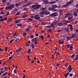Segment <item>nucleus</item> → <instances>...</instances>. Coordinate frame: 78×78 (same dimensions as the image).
I'll return each instance as SVG.
<instances>
[{
	"label": "nucleus",
	"instance_id": "obj_1",
	"mask_svg": "<svg viewBox=\"0 0 78 78\" xmlns=\"http://www.w3.org/2000/svg\"><path fill=\"white\" fill-rule=\"evenodd\" d=\"M41 7V5L37 4L36 5H32V8H34L33 9L35 10V9H39Z\"/></svg>",
	"mask_w": 78,
	"mask_h": 78
},
{
	"label": "nucleus",
	"instance_id": "obj_2",
	"mask_svg": "<svg viewBox=\"0 0 78 78\" xmlns=\"http://www.w3.org/2000/svg\"><path fill=\"white\" fill-rule=\"evenodd\" d=\"M48 10H49V11H52L53 12H55V11H56V9H54L53 7H50L48 9Z\"/></svg>",
	"mask_w": 78,
	"mask_h": 78
},
{
	"label": "nucleus",
	"instance_id": "obj_3",
	"mask_svg": "<svg viewBox=\"0 0 78 78\" xmlns=\"http://www.w3.org/2000/svg\"><path fill=\"white\" fill-rule=\"evenodd\" d=\"M34 19H36L37 20H38L40 19V17L38 16L37 15H36L35 16Z\"/></svg>",
	"mask_w": 78,
	"mask_h": 78
},
{
	"label": "nucleus",
	"instance_id": "obj_4",
	"mask_svg": "<svg viewBox=\"0 0 78 78\" xmlns=\"http://www.w3.org/2000/svg\"><path fill=\"white\" fill-rule=\"evenodd\" d=\"M56 14H57V12H55L53 13L52 14H51L49 16H53V17H56V16H57L56 15H55Z\"/></svg>",
	"mask_w": 78,
	"mask_h": 78
},
{
	"label": "nucleus",
	"instance_id": "obj_5",
	"mask_svg": "<svg viewBox=\"0 0 78 78\" xmlns=\"http://www.w3.org/2000/svg\"><path fill=\"white\" fill-rule=\"evenodd\" d=\"M15 6V4H13L9 6V8L10 10H11L12 9V8H14V7Z\"/></svg>",
	"mask_w": 78,
	"mask_h": 78
},
{
	"label": "nucleus",
	"instance_id": "obj_6",
	"mask_svg": "<svg viewBox=\"0 0 78 78\" xmlns=\"http://www.w3.org/2000/svg\"><path fill=\"white\" fill-rule=\"evenodd\" d=\"M16 53L17 54V55L19 56V55L20 54V48H19L16 49Z\"/></svg>",
	"mask_w": 78,
	"mask_h": 78
},
{
	"label": "nucleus",
	"instance_id": "obj_7",
	"mask_svg": "<svg viewBox=\"0 0 78 78\" xmlns=\"http://www.w3.org/2000/svg\"><path fill=\"white\" fill-rule=\"evenodd\" d=\"M45 14V12L44 11H42V12H40V16L42 17H44V15Z\"/></svg>",
	"mask_w": 78,
	"mask_h": 78
},
{
	"label": "nucleus",
	"instance_id": "obj_8",
	"mask_svg": "<svg viewBox=\"0 0 78 78\" xmlns=\"http://www.w3.org/2000/svg\"><path fill=\"white\" fill-rule=\"evenodd\" d=\"M69 3L67 2V3H66V5H62V6L63 7H64V8H66V7H67V6H69Z\"/></svg>",
	"mask_w": 78,
	"mask_h": 78
},
{
	"label": "nucleus",
	"instance_id": "obj_9",
	"mask_svg": "<svg viewBox=\"0 0 78 78\" xmlns=\"http://www.w3.org/2000/svg\"><path fill=\"white\" fill-rule=\"evenodd\" d=\"M76 10H75L74 11V14L73 15L74 16H77V12H76Z\"/></svg>",
	"mask_w": 78,
	"mask_h": 78
},
{
	"label": "nucleus",
	"instance_id": "obj_10",
	"mask_svg": "<svg viewBox=\"0 0 78 78\" xmlns=\"http://www.w3.org/2000/svg\"><path fill=\"white\" fill-rule=\"evenodd\" d=\"M52 8L55 9V8H58V6L56 5H52Z\"/></svg>",
	"mask_w": 78,
	"mask_h": 78
},
{
	"label": "nucleus",
	"instance_id": "obj_11",
	"mask_svg": "<svg viewBox=\"0 0 78 78\" xmlns=\"http://www.w3.org/2000/svg\"><path fill=\"white\" fill-rule=\"evenodd\" d=\"M68 69H69V73H70V72H71V71H72V68H71V67H70V66H68Z\"/></svg>",
	"mask_w": 78,
	"mask_h": 78
},
{
	"label": "nucleus",
	"instance_id": "obj_12",
	"mask_svg": "<svg viewBox=\"0 0 78 78\" xmlns=\"http://www.w3.org/2000/svg\"><path fill=\"white\" fill-rule=\"evenodd\" d=\"M43 2H44L45 4H47V3H48V0H43Z\"/></svg>",
	"mask_w": 78,
	"mask_h": 78
},
{
	"label": "nucleus",
	"instance_id": "obj_13",
	"mask_svg": "<svg viewBox=\"0 0 78 78\" xmlns=\"http://www.w3.org/2000/svg\"><path fill=\"white\" fill-rule=\"evenodd\" d=\"M64 41H61V40H59V44L60 45H61V44H64Z\"/></svg>",
	"mask_w": 78,
	"mask_h": 78
},
{
	"label": "nucleus",
	"instance_id": "obj_14",
	"mask_svg": "<svg viewBox=\"0 0 78 78\" xmlns=\"http://www.w3.org/2000/svg\"><path fill=\"white\" fill-rule=\"evenodd\" d=\"M56 3V1H51L49 2V4H55Z\"/></svg>",
	"mask_w": 78,
	"mask_h": 78
},
{
	"label": "nucleus",
	"instance_id": "obj_15",
	"mask_svg": "<svg viewBox=\"0 0 78 78\" xmlns=\"http://www.w3.org/2000/svg\"><path fill=\"white\" fill-rule=\"evenodd\" d=\"M68 27H70V30H71V31H72V30H73V26L70 25V24H69L68 25Z\"/></svg>",
	"mask_w": 78,
	"mask_h": 78
},
{
	"label": "nucleus",
	"instance_id": "obj_16",
	"mask_svg": "<svg viewBox=\"0 0 78 78\" xmlns=\"http://www.w3.org/2000/svg\"><path fill=\"white\" fill-rule=\"evenodd\" d=\"M44 14H46V15H48L50 14V13L48 12H46L45 11H44Z\"/></svg>",
	"mask_w": 78,
	"mask_h": 78
},
{
	"label": "nucleus",
	"instance_id": "obj_17",
	"mask_svg": "<svg viewBox=\"0 0 78 78\" xmlns=\"http://www.w3.org/2000/svg\"><path fill=\"white\" fill-rule=\"evenodd\" d=\"M64 24H63V23H58V26H59L60 27H61V26H62V25H63Z\"/></svg>",
	"mask_w": 78,
	"mask_h": 78
},
{
	"label": "nucleus",
	"instance_id": "obj_18",
	"mask_svg": "<svg viewBox=\"0 0 78 78\" xmlns=\"http://www.w3.org/2000/svg\"><path fill=\"white\" fill-rule=\"evenodd\" d=\"M69 20V22H73V20H72V17H70L68 19Z\"/></svg>",
	"mask_w": 78,
	"mask_h": 78
},
{
	"label": "nucleus",
	"instance_id": "obj_19",
	"mask_svg": "<svg viewBox=\"0 0 78 78\" xmlns=\"http://www.w3.org/2000/svg\"><path fill=\"white\" fill-rule=\"evenodd\" d=\"M73 2H74V0H70L68 3H69V4L70 5V4H71V3H72Z\"/></svg>",
	"mask_w": 78,
	"mask_h": 78
},
{
	"label": "nucleus",
	"instance_id": "obj_20",
	"mask_svg": "<svg viewBox=\"0 0 78 78\" xmlns=\"http://www.w3.org/2000/svg\"><path fill=\"white\" fill-rule=\"evenodd\" d=\"M20 22V19L17 20H16L15 21V22L16 23H19Z\"/></svg>",
	"mask_w": 78,
	"mask_h": 78
},
{
	"label": "nucleus",
	"instance_id": "obj_21",
	"mask_svg": "<svg viewBox=\"0 0 78 78\" xmlns=\"http://www.w3.org/2000/svg\"><path fill=\"white\" fill-rule=\"evenodd\" d=\"M65 30L66 32H69V30L68 29V28L67 27L65 28Z\"/></svg>",
	"mask_w": 78,
	"mask_h": 78
},
{
	"label": "nucleus",
	"instance_id": "obj_22",
	"mask_svg": "<svg viewBox=\"0 0 78 78\" xmlns=\"http://www.w3.org/2000/svg\"><path fill=\"white\" fill-rule=\"evenodd\" d=\"M54 25H56L57 23H58V20H55L54 21Z\"/></svg>",
	"mask_w": 78,
	"mask_h": 78
},
{
	"label": "nucleus",
	"instance_id": "obj_23",
	"mask_svg": "<svg viewBox=\"0 0 78 78\" xmlns=\"http://www.w3.org/2000/svg\"><path fill=\"white\" fill-rule=\"evenodd\" d=\"M76 35V34H72L71 35V37H72V38L74 37H75V36Z\"/></svg>",
	"mask_w": 78,
	"mask_h": 78
},
{
	"label": "nucleus",
	"instance_id": "obj_24",
	"mask_svg": "<svg viewBox=\"0 0 78 78\" xmlns=\"http://www.w3.org/2000/svg\"><path fill=\"white\" fill-rule=\"evenodd\" d=\"M35 42L34 43V44L35 45H36L37 44V39H36V38H35Z\"/></svg>",
	"mask_w": 78,
	"mask_h": 78
},
{
	"label": "nucleus",
	"instance_id": "obj_25",
	"mask_svg": "<svg viewBox=\"0 0 78 78\" xmlns=\"http://www.w3.org/2000/svg\"><path fill=\"white\" fill-rule=\"evenodd\" d=\"M19 5H20V3H16L15 4V6L17 7Z\"/></svg>",
	"mask_w": 78,
	"mask_h": 78
},
{
	"label": "nucleus",
	"instance_id": "obj_26",
	"mask_svg": "<svg viewBox=\"0 0 78 78\" xmlns=\"http://www.w3.org/2000/svg\"><path fill=\"white\" fill-rule=\"evenodd\" d=\"M7 74H8V73L5 72L2 74V76H5L6 75H7Z\"/></svg>",
	"mask_w": 78,
	"mask_h": 78
},
{
	"label": "nucleus",
	"instance_id": "obj_27",
	"mask_svg": "<svg viewBox=\"0 0 78 78\" xmlns=\"http://www.w3.org/2000/svg\"><path fill=\"white\" fill-rule=\"evenodd\" d=\"M69 14L68 13H67L65 15V18H67L68 16H69Z\"/></svg>",
	"mask_w": 78,
	"mask_h": 78
},
{
	"label": "nucleus",
	"instance_id": "obj_28",
	"mask_svg": "<svg viewBox=\"0 0 78 78\" xmlns=\"http://www.w3.org/2000/svg\"><path fill=\"white\" fill-rule=\"evenodd\" d=\"M6 10H8V9H10V8H9V6H7L6 7Z\"/></svg>",
	"mask_w": 78,
	"mask_h": 78
},
{
	"label": "nucleus",
	"instance_id": "obj_29",
	"mask_svg": "<svg viewBox=\"0 0 78 78\" xmlns=\"http://www.w3.org/2000/svg\"><path fill=\"white\" fill-rule=\"evenodd\" d=\"M30 5V4L28 3L27 4H25V5L24 6V7H26V6H28Z\"/></svg>",
	"mask_w": 78,
	"mask_h": 78
},
{
	"label": "nucleus",
	"instance_id": "obj_30",
	"mask_svg": "<svg viewBox=\"0 0 78 78\" xmlns=\"http://www.w3.org/2000/svg\"><path fill=\"white\" fill-rule=\"evenodd\" d=\"M71 38H72V37H71L69 36H67L66 37L67 39H68V40H69V39H71Z\"/></svg>",
	"mask_w": 78,
	"mask_h": 78
},
{
	"label": "nucleus",
	"instance_id": "obj_31",
	"mask_svg": "<svg viewBox=\"0 0 78 78\" xmlns=\"http://www.w3.org/2000/svg\"><path fill=\"white\" fill-rule=\"evenodd\" d=\"M16 16H18L20 15V12H18L15 14Z\"/></svg>",
	"mask_w": 78,
	"mask_h": 78
},
{
	"label": "nucleus",
	"instance_id": "obj_32",
	"mask_svg": "<svg viewBox=\"0 0 78 78\" xmlns=\"http://www.w3.org/2000/svg\"><path fill=\"white\" fill-rule=\"evenodd\" d=\"M17 34V32H15L13 34V36H16Z\"/></svg>",
	"mask_w": 78,
	"mask_h": 78
},
{
	"label": "nucleus",
	"instance_id": "obj_33",
	"mask_svg": "<svg viewBox=\"0 0 78 78\" xmlns=\"http://www.w3.org/2000/svg\"><path fill=\"white\" fill-rule=\"evenodd\" d=\"M73 46H72V44L71 45V46H70V49L72 50V49H73Z\"/></svg>",
	"mask_w": 78,
	"mask_h": 78
},
{
	"label": "nucleus",
	"instance_id": "obj_34",
	"mask_svg": "<svg viewBox=\"0 0 78 78\" xmlns=\"http://www.w3.org/2000/svg\"><path fill=\"white\" fill-rule=\"evenodd\" d=\"M70 46H71V45H70V44H68L67 46V48H69L70 47Z\"/></svg>",
	"mask_w": 78,
	"mask_h": 78
},
{
	"label": "nucleus",
	"instance_id": "obj_35",
	"mask_svg": "<svg viewBox=\"0 0 78 78\" xmlns=\"http://www.w3.org/2000/svg\"><path fill=\"white\" fill-rule=\"evenodd\" d=\"M15 40L14 39H12V40H11L9 42V44H11L13 41Z\"/></svg>",
	"mask_w": 78,
	"mask_h": 78
},
{
	"label": "nucleus",
	"instance_id": "obj_36",
	"mask_svg": "<svg viewBox=\"0 0 78 78\" xmlns=\"http://www.w3.org/2000/svg\"><path fill=\"white\" fill-rule=\"evenodd\" d=\"M51 26H52V27H53V28H55V26H54V24H53V23H52L51 25Z\"/></svg>",
	"mask_w": 78,
	"mask_h": 78
},
{
	"label": "nucleus",
	"instance_id": "obj_37",
	"mask_svg": "<svg viewBox=\"0 0 78 78\" xmlns=\"http://www.w3.org/2000/svg\"><path fill=\"white\" fill-rule=\"evenodd\" d=\"M46 28H51V26L50 25L47 26L46 27Z\"/></svg>",
	"mask_w": 78,
	"mask_h": 78
},
{
	"label": "nucleus",
	"instance_id": "obj_38",
	"mask_svg": "<svg viewBox=\"0 0 78 78\" xmlns=\"http://www.w3.org/2000/svg\"><path fill=\"white\" fill-rule=\"evenodd\" d=\"M34 47H35V45H34V44H33L32 45V48H34Z\"/></svg>",
	"mask_w": 78,
	"mask_h": 78
},
{
	"label": "nucleus",
	"instance_id": "obj_39",
	"mask_svg": "<svg viewBox=\"0 0 78 78\" xmlns=\"http://www.w3.org/2000/svg\"><path fill=\"white\" fill-rule=\"evenodd\" d=\"M28 9L27 8H24L23 9V11H27Z\"/></svg>",
	"mask_w": 78,
	"mask_h": 78
},
{
	"label": "nucleus",
	"instance_id": "obj_40",
	"mask_svg": "<svg viewBox=\"0 0 78 78\" xmlns=\"http://www.w3.org/2000/svg\"><path fill=\"white\" fill-rule=\"evenodd\" d=\"M28 16L27 15H23V18H25V17H27Z\"/></svg>",
	"mask_w": 78,
	"mask_h": 78
},
{
	"label": "nucleus",
	"instance_id": "obj_41",
	"mask_svg": "<svg viewBox=\"0 0 78 78\" xmlns=\"http://www.w3.org/2000/svg\"><path fill=\"white\" fill-rule=\"evenodd\" d=\"M32 41L33 42H34V41H35V38L33 39L32 40Z\"/></svg>",
	"mask_w": 78,
	"mask_h": 78
},
{
	"label": "nucleus",
	"instance_id": "obj_42",
	"mask_svg": "<svg viewBox=\"0 0 78 78\" xmlns=\"http://www.w3.org/2000/svg\"><path fill=\"white\" fill-rule=\"evenodd\" d=\"M1 14H2L3 15V14H5V13H3L2 10L1 11Z\"/></svg>",
	"mask_w": 78,
	"mask_h": 78
},
{
	"label": "nucleus",
	"instance_id": "obj_43",
	"mask_svg": "<svg viewBox=\"0 0 78 78\" xmlns=\"http://www.w3.org/2000/svg\"><path fill=\"white\" fill-rule=\"evenodd\" d=\"M4 20V19L2 18L0 20V22H3Z\"/></svg>",
	"mask_w": 78,
	"mask_h": 78
},
{
	"label": "nucleus",
	"instance_id": "obj_44",
	"mask_svg": "<svg viewBox=\"0 0 78 78\" xmlns=\"http://www.w3.org/2000/svg\"><path fill=\"white\" fill-rule=\"evenodd\" d=\"M19 40V38H16V42H18V41Z\"/></svg>",
	"mask_w": 78,
	"mask_h": 78
},
{
	"label": "nucleus",
	"instance_id": "obj_45",
	"mask_svg": "<svg viewBox=\"0 0 78 78\" xmlns=\"http://www.w3.org/2000/svg\"><path fill=\"white\" fill-rule=\"evenodd\" d=\"M30 37L31 38H32V39H33L34 37V36L33 35H31L30 36Z\"/></svg>",
	"mask_w": 78,
	"mask_h": 78
},
{
	"label": "nucleus",
	"instance_id": "obj_46",
	"mask_svg": "<svg viewBox=\"0 0 78 78\" xmlns=\"http://www.w3.org/2000/svg\"><path fill=\"white\" fill-rule=\"evenodd\" d=\"M41 38H42V40H43V39H44V36L42 35L41 36Z\"/></svg>",
	"mask_w": 78,
	"mask_h": 78
},
{
	"label": "nucleus",
	"instance_id": "obj_47",
	"mask_svg": "<svg viewBox=\"0 0 78 78\" xmlns=\"http://www.w3.org/2000/svg\"><path fill=\"white\" fill-rule=\"evenodd\" d=\"M25 30L26 31H28L30 30V29L28 28L27 29H26Z\"/></svg>",
	"mask_w": 78,
	"mask_h": 78
},
{
	"label": "nucleus",
	"instance_id": "obj_48",
	"mask_svg": "<svg viewBox=\"0 0 78 78\" xmlns=\"http://www.w3.org/2000/svg\"><path fill=\"white\" fill-rule=\"evenodd\" d=\"M12 58V56L9 57V60H11V59Z\"/></svg>",
	"mask_w": 78,
	"mask_h": 78
},
{
	"label": "nucleus",
	"instance_id": "obj_49",
	"mask_svg": "<svg viewBox=\"0 0 78 78\" xmlns=\"http://www.w3.org/2000/svg\"><path fill=\"white\" fill-rule=\"evenodd\" d=\"M67 76H68V75H67V73L65 74V77H66V78H67Z\"/></svg>",
	"mask_w": 78,
	"mask_h": 78
},
{
	"label": "nucleus",
	"instance_id": "obj_50",
	"mask_svg": "<svg viewBox=\"0 0 78 78\" xmlns=\"http://www.w3.org/2000/svg\"><path fill=\"white\" fill-rule=\"evenodd\" d=\"M31 52V49H29L28 51H27V53H30Z\"/></svg>",
	"mask_w": 78,
	"mask_h": 78
},
{
	"label": "nucleus",
	"instance_id": "obj_51",
	"mask_svg": "<svg viewBox=\"0 0 78 78\" xmlns=\"http://www.w3.org/2000/svg\"><path fill=\"white\" fill-rule=\"evenodd\" d=\"M41 24L42 25H45V23L44 22H43L41 23Z\"/></svg>",
	"mask_w": 78,
	"mask_h": 78
},
{
	"label": "nucleus",
	"instance_id": "obj_52",
	"mask_svg": "<svg viewBox=\"0 0 78 78\" xmlns=\"http://www.w3.org/2000/svg\"><path fill=\"white\" fill-rule=\"evenodd\" d=\"M26 34H27V33H25L23 34V36L25 37L26 36Z\"/></svg>",
	"mask_w": 78,
	"mask_h": 78
},
{
	"label": "nucleus",
	"instance_id": "obj_53",
	"mask_svg": "<svg viewBox=\"0 0 78 78\" xmlns=\"http://www.w3.org/2000/svg\"><path fill=\"white\" fill-rule=\"evenodd\" d=\"M8 5H10V3L9 2H8L7 3V5L8 6Z\"/></svg>",
	"mask_w": 78,
	"mask_h": 78
},
{
	"label": "nucleus",
	"instance_id": "obj_54",
	"mask_svg": "<svg viewBox=\"0 0 78 78\" xmlns=\"http://www.w3.org/2000/svg\"><path fill=\"white\" fill-rule=\"evenodd\" d=\"M52 30L51 29H48L47 30V32H48V31H51Z\"/></svg>",
	"mask_w": 78,
	"mask_h": 78
},
{
	"label": "nucleus",
	"instance_id": "obj_55",
	"mask_svg": "<svg viewBox=\"0 0 78 78\" xmlns=\"http://www.w3.org/2000/svg\"><path fill=\"white\" fill-rule=\"evenodd\" d=\"M29 20H30V21H33V20L32 19H31V18H29L28 19Z\"/></svg>",
	"mask_w": 78,
	"mask_h": 78
},
{
	"label": "nucleus",
	"instance_id": "obj_56",
	"mask_svg": "<svg viewBox=\"0 0 78 78\" xmlns=\"http://www.w3.org/2000/svg\"><path fill=\"white\" fill-rule=\"evenodd\" d=\"M45 8H42L41 9V10L43 11V10H45Z\"/></svg>",
	"mask_w": 78,
	"mask_h": 78
},
{
	"label": "nucleus",
	"instance_id": "obj_57",
	"mask_svg": "<svg viewBox=\"0 0 78 78\" xmlns=\"http://www.w3.org/2000/svg\"><path fill=\"white\" fill-rule=\"evenodd\" d=\"M34 16H30V17H31V19H34Z\"/></svg>",
	"mask_w": 78,
	"mask_h": 78
},
{
	"label": "nucleus",
	"instance_id": "obj_58",
	"mask_svg": "<svg viewBox=\"0 0 78 78\" xmlns=\"http://www.w3.org/2000/svg\"><path fill=\"white\" fill-rule=\"evenodd\" d=\"M14 73H16L17 72V70L16 69H15L14 71Z\"/></svg>",
	"mask_w": 78,
	"mask_h": 78
},
{
	"label": "nucleus",
	"instance_id": "obj_59",
	"mask_svg": "<svg viewBox=\"0 0 78 78\" xmlns=\"http://www.w3.org/2000/svg\"><path fill=\"white\" fill-rule=\"evenodd\" d=\"M9 21H12V19H11V18H9Z\"/></svg>",
	"mask_w": 78,
	"mask_h": 78
},
{
	"label": "nucleus",
	"instance_id": "obj_60",
	"mask_svg": "<svg viewBox=\"0 0 78 78\" xmlns=\"http://www.w3.org/2000/svg\"><path fill=\"white\" fill-rule=\"evenodd\" d=\"M26 46H27V47H28V46H30V44H29L28 43H27L26 44Z\"/></svg>",
	"mask_w": 78,
	"mask_h": 78
},
{
	"label": "nucleus",
	"instance_id": "obj_61",
	"mask_svg": "<svg viewBox=\"0 0 78 78\" xmlns=\"http://www.w3.org/2000/svg\"><path fill=\"white\" fill-rule=\"evenodd\" d=\"M8 50V47H6L5 48V51H7Z\"/></svg>",
	"mask_w": 78,
	"mask_h": 78
},
{
	"label": "nucleus",
	"instance_id": "obj_62",
	"mask_svg": "<svg viewBox=\"0 0 78 78\" xmlns=\"http://www.w3.org/2000/svg\"><path fill=\"white\" fill-rule=\"evenodd\" d=\"M72 58H74L75 57V55H73L72 56H71Z\"/></svg>",
	"mask_w": 78,
	"mask_h": 78
},
{
	"label": "nucleus",
	"instance_id": "obj_63",
	"mask_svg": "<svg viewBox=\"0 0 78 78\" xmlns=\"http://www.w3.org/2000/svg\"><path fill=\"white\" fill-rule=\"evenodd\" d=\"M75 7H76V8H78V4L75 5Z\"/></svg>",
	"mask_w": 78,
	"mask_h": 78
},
{
	"label": "nucleus",
	"instance_id": "obj_64",
	"mask_svg": "<svg viewBox=\"0 0 78 78\" xmlns=\"http://www.w3.org/2000/svg\"><path fill=\"white\" fill-rule=\"evenodd\" d=\"M4 19V20H7V17L5 18Z\"/></svg>",
	"mask_w": 78,
	"mask_h": 78
}]
</instances>
